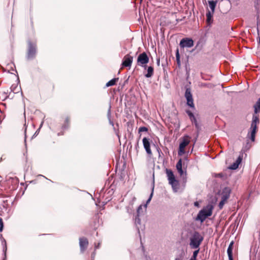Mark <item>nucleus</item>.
<instances>
[{
    "label": "nucleus",
    "instance_id": "obj_1",
    "mask_svg": "<svg viewBox=\"0 0 260 260\" xmlns=\"http://www.w3.org/2000/svg\"><path fill=\"white\" fill-rule=\"evenodd\" d=\"M203 240V236L199 232L194 231L189 238V245L191 248H199Z\"/></svg>",
    "mask_w": 260,
    "mask_h": 260
},
{
    "label": "nucleus",
    "instance_id": "obj_2",
    "mask_svg": "<svg viewBox=\"0 0 260 260\" xmlns=\"http://www.w3.org/2000/svg\"><path fill=\"white\" fill-rule=\"evenodd\" d=\"M212 210L213 206L212 205H207L199 212L195 220L200 221L201 223L203 222L208 217L212 215Z\"/></svg>",
    "mask_w": 260,
    "mask_h": 260
},
{
    "label": "nucleus",
    "instance_id": "obj_3",
    "mask_svg": "<svg viewBox=\"0 0 260 260\" xmlns=\"http://www.w3.org/2000/svg\"><path fill=\"white\" fill-rule=\"evenodd\" d=\"M259 120L258 115H256V114H254L252 115V120L250 126V137L249 139L251 141H254L255 134L256 133L257 129V124L259 123Z\"/></svg>",
    "mask_w": 260,
    "mask_h": 260
},
{
    "label": "nucleus",
    "instance_id": "obj_4",
    "mask_svg": "<svg viewBox=\"0 0 260 260\" xmlns=\"http://www.w3.org/2000/svg\"><path fill=\"white\" fill-rule=\"evenodd\" d=\"M149 58L147 53L143 52L138 55L137 64L138 66L144 68V69H146L147 64L149 62Z\"/></svg>",
    "mask_w": 260,
    "mask_h": 260
},
{
    "label": "nucleus",
    "instance_id": "obj_5",
    "mask_svg": "<svg viewBox=\"0 0 260 260\" xmlns=\"http://www.w3.org/2000/svg\"><path fill=\"white\" fill-rule=\"evenodd\" d=\"M28 51L26 57L27 59H34L37 53V45L36 43H32L30 41L28 42Z\"/></svg>",
    "mask_w": 260,
    "mask_h": 260
},
{
    "label": "nucleus",
    "instance_id": "obj_6",
    "mask_svg": "<svg viewBox=\"0 0 260 260\" xmlns=\"http://www.w3.org/2000/svg\"><path fill=\"white\" fill-rule=\"evenodd\" d=\"M193 45V40L190 38H184L181 40L179 43V46L181 48H191Z\"/></svg>",
    "mask_w": 260,
    "mask_h": 260
},
{
    "label": "nucleus",
    "instance_id": "obj_7",
    "mask_svg": "<svg viewBox=\"0 0 260 260\" xmlns=\"http://www.w3.org/2000/svg\"><path fill=\"white\" fill-rule=\"evenodd\" d=\"M185 97L187 101V105L190 108L194 109L192 95L190 88H186L185 92Z\"/></svg>",
    "mask_w": 260,
    "mask_h": 260
},
{
    "label": "nucleus",
    "instance_id": "obj_8",
    "mask_svg": "<svg viewBox=\"0 0 260 260\" xmlns=\"http://www.w3.org/2000/svg\"><path fill=\"white\" fill-rule=\"evenodd\" d=\"M166 173L169 183L172 185V187L174 188L178 185V183L175 177L173 172L171 170L166 169Z\"/></svg>",
    "mask_w": 260,
    "mask_h": 260
},
{
    "label": "nucleus",
    "instance_id": "obj_9",
    "mask_svg": "<svg viewBox=\"0 0 260 260\" xmlns=\"http://www.w3.org/2000/svg\"><path fill=\"white\" fill-rule=\"evenodd\" d=\"M79 240L80 252L83 253L88 247V240L84 237H80Z\"/></svg>",
    "mask_w": 260,
    "mask_h": 260
},
{
    "label": "nucleus",
    "instance_id": "obj_10",
    "mask_svg": "<svg viewBox=\"0 0 260 260\" xmlns=\"http://www.w3.org/2000/svg\"><path fill=\"white\" fill-rule=\"evenodd\" d=\"M243 153L242 152H241L236 160L229 167V169L232 170H236L239 167L240 164L241 163L243 159Z\"/></svg>",
    "mask_w": 260,
    "mask_h": 260
},
{
    "label": "nucleus",
    "instance_id": "obj_11",
    "mask_svg": "<svg viewBox=\"0 0 260 260\" xmlns=\"http://www.w3.org/2000/svg\"><path fill=\"white\" fill-rule=\"evenodd\" d=\"M205 44V40L203 38H200L195 45L194 48L192 49V52L197 51V52L201 51Z\"/></svg>",
    "mask_w": 260,
    "mask_h": 260
},
{
    "label": "nucleus",
    "instance_id": "obj_12",
    "mask_svg": "<svg viewBox=\"0 0 260 260\" xmlns=\"http://www.w3.org/2000/svg\"><path fill=\"white\" fill-rule=\"evenodd\" d=\"M133 60V57L129 54L125 55L123 59L122 65L124 67L130 68L132 66Z\"/></svg>",
    "mask_w": 260,
    "mask_h": 260
},
{
    "label": "nucleus",
    "instance_id": "obj_13",
    "mask_svg": "<svg viewBox=\"0 0 260 260\" xmlns=\"http://www.w3.org/2000/svg\"><path fill=\"white\" fill-rule=\"evenodd\" d=\"M142 142L144 148L145 149L146 153L150 156L152 155V151L150 149V143L149 139L146 137H144L142 140Z\"/></svg>",
    "mask_w": 260,
    "mask_h": 260
},
{
    "label": "nucleus",
    "instance_id": "obj_14",
    "mask_svg": "<svg viewBox=\"0 0 260 260\" xmlns=\"http://www.w3.org/2000/svg\"><path fill=\"white\" fill-rule=\"evenodd\" d=\"M231 190L229 187H224L222 191L221 199L226 201L230 197Z\"/></svg>",
    "mask_w": 260,
    "mask_h": 260
},
{
    "label": "nucleus",
    "instance_id": "obj_15",
    "mask_svg": "<svg viewBox=\"0 0 260 260\" xmlns=\"http://www.w3.org/2000/svg\"><path fill=\"white\" fill-rule=\"evenodd\" d=\"M2 245L3 247V260H6L7 259V247L6 241L4 238H2Z\"/></svg>",
    "mask_w": 260,
    "mask_h": 260
},
{
    "label": "nucleus",
    "instance_id": "obj_16",
    "mask_svg": "<svg viewBox=\"0 0 260 260\" xmlns=\"http://www.w3.org/2000/svg\"><path fill=\"white\" fill-rule=\"evenodd\" d=\"M135 223L136 226V228L138 230V233H140V229L143 230L144 228V225H142L141 223V219L140 218V216L138 215H136L135 217Z\"/></svg>",
    "mask_w": 260,
    "mask_h": 260
},
{
    "label": "nucleus",
    "instance_id": "obj_17",
    "mask_svg": "<svg viewBox=\"0 0 260 260\" xmlns=\"http://www.w3.org/2000/svg\"><path fill=\"white\" fill-rule=\"evenodd\" d=\"M147 73L144 75L146 78H151L154 73V69L152 66L147 67Z\"/></svg>",
    "mask_w": 260,
    "mask_h": 260
},
{
    "label": "nucleus",
    "instance_id": "obj_18",
    "mask_svg": "<svg viewBox=\"0 0 260 260\" xmlns=\"http://www.w3.org/2000/svg\"><path fill=\"white\" fill-rule=\"evenodd\" d=\"M189 136H185L182 141L180 143L179 146L181 147L185 148L186 146L188 145L189 143V140L188 139Z\"/></svg>",
    "mask_w": 260,
    "mask_h": 260
},
{
    "label": "nucleus",
    "instance_id": "obj_19",
    "mask_svg": "<svg viewBox=\"0 0 260 260\" xmlns=\"http://www.w3.org/2000/svg\"><path fill=\"white\" fill-rule=\"evenodd\" d=\"M176 167L179 174L180 175H182L183 174V171L182 169V161L181 158L179 159Z\"/></svg>",
    "mask_w": 260,
    "mask_h": 260
},
{
    "label": "nucleus",
    "instance_id": "obj_20",
    "mask_svg": "<svg viewBox=\"0 0 260 260\" xmlns=\"http://www.w3.org/2000/svg\"><path fill=\"white\" fill-rule=\"evenodd\" d=\"M216 3H217L216 1H215L212 0V1H208L209 6L212 11V13H214V12L215 8L216 6Z\"/></svg>",
    "mask_w": 260,
    "mask_h": 260
},
{
    "label": "nucleus",
    "instance_id": "obj_21",
    "mask_svg": "<svg viewBox=\"0 0 260 260\" xmlns=\"http://www.w3.org/2000/svg\"><path fill=\"white\" fill-rule=\"evenodd\" d=\"M118 78H114L111 80L109 81L106 84V87L112 86L116 84V82L118 81Z\"/></svg>",
    "mask_w": 260,
    "mask_h": 260
},
{
    "label": "nucleus",
    "instance_id": "obj_22",
    "mask_svg": "<svg viewBox=\"0 0 260 260\" xmlns=\"http://www.w3.org/2000/svg\"><path fill=\"white\" fill-rule=\"evenodd\" d=\"M11 91H12L13 93H16L19 92L20 90H21V86L19 87L18 86L17 84H13L11 88H10Z\"/></svg>",
    "mask_w": 260,
    "mask_h": 260
},
{
    "label": "nucleus",
    "instance_id": "obj_23",
    "mask_svg": "<svg viewBox=\"0 0 260 260\" xmlns=\"http://www.w3.org/2000/svg\"><path fill=\"white\" fill-rule=\"evenodd\" d=\"M254 113L257 114L260 112V98L254 105Z\"/></svg>",
    "mask_w": 260,
    "mask_h": 260
},
{
    "label": "nucleus",
    "instance_id": "obj_24",
    "mask_svg": "<svg viewBox=\"0 0 260 260\" xmlns=\"http://www.w3.org/2000/svg\"><path fill=\"white\" fill-rule=\"evenodd\" d=\"M176 61L177 63V66L179 68L181 66V61H180V56L179 54V49H177L176 50Z\"/></svg>",
    "mask_w": 260,
    "mask_h": 260
},
{
    "label": "nucleus",
    "instance_id": "obj_25",
    "mask_svg": "<svg viewBox=\"0 0 260 260\" xmlns=\"http://www.w3.org/2000/svg\"><path fill=\"white\" fill-rule=\"evenodd\" d=\"M154 182L153 181V185H152V187L151 188V192L150 194V196L149 197V198L148 199V200H147L146 201V204L145 205V207L146 208L147 207V205L150 203L152 198V196H153V191H154Z\"/></svg>",
    "mask_w": 260,
    "mask_h": 260
},
{
    "label": "nucleus",
    "instance_id": "obj_26",
    "mask_svg": "<svg viewBox=\"0 0 260 260\" xmlns=\"http://www.w3.org/2000/svg\"><path fill=\"white\" fill-rule=\"evenodd\" d=\"M70 125V119L69 117H67L65 119L64 123L62 126V129H67L69 128Z\"/></svg>",
    "mask_w": 260,
    "mask_h": 260
},
{
    "label": "nucleus",
    "instance_id": "obj_27",
    "mask_svg": "<svg viewBox=\"0 0 260 260\" xmlns=\"http://www.w3.org/2000/svg\"><path fill=\"white\" fill-rule=\"evenodd\" d=\"M212 12H211L210 11H208L206 13V17H207V22L208 23L210 24L212 21Z\"/></svg>",
    "mask_w": 260,
    "mask_h": 260
},
{
    "label": "nucleus",
    "instance_id": "obj_28",
    "mask_svg": "<svg viewBox=\"0 0 260 260\" xmlns=\"http://www.w3.org/2000/svg\"><path fill=\"white\" fill-rule=\"evenodd\" d=\"M98 218H98V216H95L93 219V225H91V226L94 230H95L98 226V222H99Z\"/></svg>",
    "mask_w": 260,
    "mask_h": 260
},
{
    "label": "nucleus",
    "instance_id": "obj_29",
    "mask_svg": "<svg viewBox=\"0 0 260 260\" xmlns=\"http://www.w3.org/2000/svg\"><path fill=\"white\" fill-rule=\"evenodd\" d=\"M227 253L229 260H234L233 257V248H229L227 249Z\"/></svg>",
    "mask_w": 260,
    "mask_h": 260
},
{
    "label": "nucleus",
    "instance_id": "obj_30",
    "mask_svg": "<svg viewBox=\"0 0 260 260\" xmlns=\"http://www.w3.org/2000/svg\"><path fill=\"white\" fill-rule=\"evenodd\" d=\"M24 142H25V148H26V151H25V152H24L23 153V155L25 156V162H27L28 158H27V145H26V136L25 137Z\"/></svg>",
    "mask_w": 260,
    "mask_h": 260
},
{
    "label": "nucleus",
    "instance_id": "obj_31",
    "mask_svg": "<svg viewBox=\"0 0 260 260\" xmlns=\"http://www.w3.org/2000/svg\"><path fill=\"white\" fill-rule=\"evenodd\" d=\"M184 149L185 148L179 146V150H178V155L181 156L182 155L184 154V153H185Z\"/></svg>",
    "mask_w": 260,
    "mask_h": 260
},
{
    "label": "nucleus",
    "instance_id": "obj_32",
    "mask_svg": "<svg viewBox=\"0 0 260 260\" xmlns=\"http://www.w3.org/2000/svg\"><path fill=\"white\" fill-rule=\"evenodd\" d=\"M43 123H44V121L43 120V121L41 122V124H40V126H39V128H38V129L36 131V132L35 133L34 135H33L32 138H33V137H34L37 136L38 135V134H39V131H40V129H41V127H42V126H43Z\"/></svg>",
    "mask_w": 260,
    "mask_h": 260
},
{
    "label": "nucleus",
    "instance_id": "obj_33",
    "mask_svg": "<svg viewBox=\"0 0 260 260\" xmlns=\"http://www.w3.org/2000/svg\"><path fill=\"white\" fill-rule=\"evenodd\" d=\"M107 116H108V118L109 119L110 123L111 124H112V125H113V122L110 119V117H111V106H110L109 109V110L108 111Z\"/></svg>",
    "mask_w": 260,
    "mask_h": 260
},
{
    "label": "nucleus",
    "instance_id": "obj_34",
    "mask_svg": "<svg viewBox=\"0 0 260 260\" xmlns=\"http://www.w3.org/2000/svg\"><path fill=\"white\" fill-rule=\"evenodd\" d=\"M142 209H143L142 206L140 205L137 209V215H138V216H140L141 212H142Z\"/></svg>",
    "mask_w": 260,
    "mask_h": 260
},
{
    "label": "nucleus",
    "instance_id": "obj_35",
    "mask_svg": "<svg viewBox=\"0 0 260 260\" xmlns=\"http://www.w3.org/2000/svg\"><path fill=\"white\" fill-rule=\"evenodd\" d=\"M148 130V128L145 126H141L139 128V132H147Z\"/></svg>",
    "mask_w": 260,
    "mask_h": 260
},
{
    "label": "nucleus",
    "instance_id": "obj_36",
    "mask_svg": "<svg viewBox=\"0 0 260 260\" xmlns=\"http://www.w3.org/2000/svg\"><path fill=\"white\" fill-rule=\"evenodd\" d=\"M226 201H224V200L221 199V200L220 201V202H219V205H218L219 209L222 208V207Z\"/></svg>",
    "mask_w": 260,
    "mask_h": 260
},
{
    "label": "nucleus",
    "instance_id": "obj_37",
    "mask_svg": "<svg viewBox=\"0 0 260 260\" xmlns=\"http://www.w3.org/2000/svg\"><path fill=\"white\" fill-rule=\"evenodd\" d=\"M4 229V222L3 219L0 218V232H2Z\"/></svg>",
    "mask_w": 260,
    "mask_h": 260
},
{
    "label": "nucleus",
    "instance_id": "obj_38",
    "mask_svg": "<svg viewBox=\"0 0 260 260\" xmlns=\"http://www.w3.org/2000/svg\"><path fill=\"white\" fill-rule=\"evenodd\" d=\"M186 112L188 114L190 119L194 116V114L190 110H186Z\"/></svg>",
    "mask_w": 260,
    "mask_h": 260
},
{
    "label": "nucleus",
    "instance_id": "obj_39",
    "mask_svg": "<svg viewBox=\"0 0 260 260\" xmlns=\"http://www.w3.org/2000/svg\"><path fill=\"white\" fill-rule=\"evenodd\" d=\"M199 249H197V250H194V251L193 252L192 256H196V257H197L198 254V253H199Z\"/></svg>",
    "mask_w": 260,
    "mask_h": 260
},
{
    "label": "nucleus",
    "instance_id": "obj_40",
    "mask_svg": "<svg viewBox=\"0 0 260 260\" xmlns=\"http://www.w3.org/2000/svg\"><path fill=\"white\" fill-rule=\"evenodd\" d=\"M100 244H101V243L100 242H99L97 244L95 243V245H94L95 249H99L100 247Z\"/></svg>",
    "mask_w": 260,
    "mask_h": 260
},
{
    "label": "nucleus",
    "instance_id": "obj_41",
    "mask_svg": "<svg viewBox=\"0 0 260 260\" xmlns=\"http://www.w3.org/2000/svg\"><path fill=\"white\" fill-rule=\"evenodd\" d=\"M190 119L193 123H194L195 122L197 121L196 118L194 116L193 117L191 118Z\"/></svg>",
    "mask_w": 260,
    "mask_h": 260
},
{
    "label": "nucleus",
    "instance_id": "obj_42",
    "mask_svg": "<svg viewBox=\"0 0 260 260\" xmlns=\"http://www.w3.org/2000/svg\"><path fill=\"white\" fill-rule=\"evenodd\" d=\"M190 119L193 123H194L195 122L197 121L196 118L194 116L193 117L191 118Z\"/></svg>",
    "mask_w": 260,
    "mask_h": 260
},
{
    "label": "nucleus",
    "instance_id": "obj_43",
    "mask_svg": "<svg viewBox=\"0 0 260 260\" xmlns=\"http://www.w3.org/2000/svg\"><path fill=\"white\" fill-rule=\"evenodd\" d=\"M234 243V241H232L230 243V245H229L228 248H233V246Z\"/></svg>",
    "mask_w": 260,
    "mask_h": 260
},
{
    "label": "nucleus",
    "instance_id": "obj_44",
    "mask_svg": "<svg viewBox=\"0 0 260 260\" xmlns=\"http://www.w3.org/2000/svg\"><path fill=\"white\" fill-rule=\"evenodd\" d=\"M157 150L158 153L159 157H160V156L161 154H162V152H161V150H160L159 148H158V149H157Z\"/></svg>",
    "mask_w": 260,
    "mask_h": 260
},
{
    "label": "nucleus",
    "instance_id": "obj_45",
    "mask_svg": "<svg viewBox=\"0 0 260 260\" xmlns=\"http://www.w3.org/2000/svg\"><path fill=\"white\" fill-rule=\"evenodd\" d=\"M156 63L158 66H159V65H160V58H157L156 59Z\"/></svg>",
    "mask_w": 260,
    "mask_h": 260
},
{
    "label": "nucleus",
    "instance_id": "obj_46",
    "mask_svg": "<svg viewBox=\"0 0 260 260\" xmlns=\"http://www.w3.org/2000/svg\"><path fill=\"white\" fill-rule=\"evenodd\" d=\"M194 125H195V126H196V128H198V129H199V124H198V123L197 121L195 122L194 123Z\"/></svg>",
    "mask_w": 260,
    "mask_h": 260
},
{
    "label": "nucleus",
    "instance_id": "obj_47",
    "mask_svg": "<svg viewBox=\"0 0 260 260\" xmlns=\"http://www.w3.org/2000/svg\"><path fill=\"white\" fill-rule=\"evenodd\" d=\"M190 259L197 260V257L192 256Z\"/></svg>",
    "mask_w": 260,
    "mask_h": 260
},
{
    "label": "nucleus",
    "instance_id": "obj_48",
    "mask_svg": "<svg viewBox=\"0 0 260 260\" xmlns=\"http://www.w3.org/2000/svg\"><path fill=\"white\" fill-rule=\"evenodd\" d=\"M198 135H199V133H198L197 134L196 137V138H195V139H194V143L196 142V141H197V138H198Z\"/></svg>",
    "mask_w": 260,
    "mask_h": 260
},
{
    "label": "nucleus",
    "instance_id": "obj_49",
    "mask_svg": "<svg viewBox=\"0 0 260 260\" xmlns=\"http://www.w3.org/2000/svg\"><path fill=\"white\" fill-rule=\"evenodd\" d=\"M194 205L195 206H198L199 203L197 202H194Z\"/></svg>",
    "mask_w": 260,
    "mask_h": 260
},
{
    "label": "nucleus",
    "instance_id": "obj_50",
    "mask_svg": "<svg viewBox=\"0 0 260 260\" xmlns=\"http://www.w3.org/2000/svg\"><path fill=\"white\" fill-rule=\"evenodd\" d=\"M175 260H181V259L179 257H176Z\"/></svg>",
    "mask_w": 260,
    "mask_h": 260
},
{
    "label": "nucleus",
    "instance_id": "obj_51",
    "mask_svg": "<svg viewBox=\"0 0 260 260\" xmlns=\"http://www.w3.org/2000/svg\"><path fill=\"white\" fill-rule=\"evenodd\" d=\"M17 81H18V84L19 83L20 81H19V77H18V75H17Z\"/></svg>",
    "mask_w": 260,
    "mask_h": 260
},
{
    "label": "nucleus",
    "instance_id": "obj_52",
    "mask_svg": "<svg viewBox=\"0 0 260 260\" xmlns=\"http://www.w3.org/2000/svg\"><path fill=\"white\" fill-rule=\"evenodd\" d=\"M63 135L62 133H58V136H60V135Z\"/></svg>",
    "mask_w": 260,
    "mask_h": 260
},
{
    "label": "nucleus",
    "instance_id": "obj_53",
    "mask_svg": "<svg viewBox=\"0 0 260 260\" xmlns=\"http://www.w3.org/2000/svg\"><path fill=\"white\" fill-rule=\"evenodd\" d=\"M257 31H258V21H257Z\"/></svg>",
    "mask_w": 260,
    "mask_h": 260
},
{
    "label": "nucleus",
    "instance_id": "obj_54",
    "mask_svg": "<svg viewBox=\"0 0 260 260\" xmlns=\"http://www.w3.org/2000/svg\"><path fill=\"white\" fill-rule=\"evenodd\" d=\"M0 238H3L2 234L0 235Z\"/></svg>",
    "mask_w": 260,
    "mask_h": 260
},
{
    "label": "nucleus",
    "instance_id": "obj_55",
    "mask_svg": "<svg viewBox=\"0 0 260 260\" xmlns=\"http://www.w3.org/2000/svg\"><path fill=\"white\" fill-rule=\"evenodd\" d=\"M143 0H141V1H142Z\"/></svg>",
    "mask_w": 260,
    "mask_h": 260
},
{
    "label": "nucleus",
    "instance_id": "obj_56",
    "mask_svg": "<svg viewBox=\"0 0 260 260\" xmlns=\"http://www.w3.org/2000/svg\"><path fill=\"white\" fill-rule=\"evenodd\" d=\"M189 260H192V259H189Z\"/></svg>",
    "mask_w": 260,
    "mask_h": 260
}]
</instances>
